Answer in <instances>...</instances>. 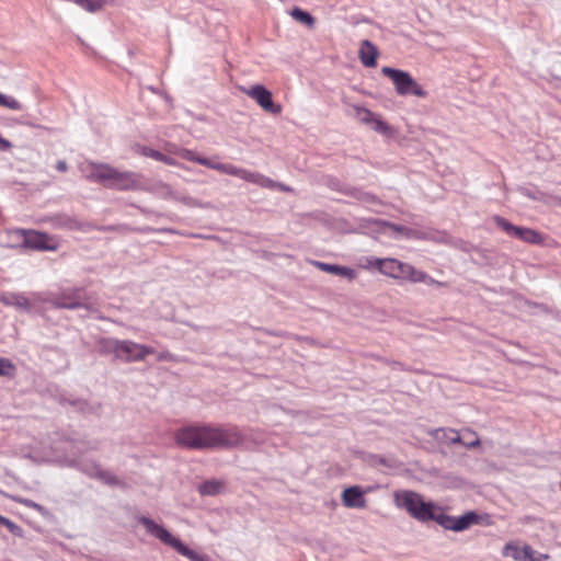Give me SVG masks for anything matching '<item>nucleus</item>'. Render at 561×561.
<instances>
[{
	"label": "nucleus",
	"mask_w": 561,
	"mask_h": 561,
	"mask_svg": "<svg viewBox=\"0 0 561 561\" xmlns=\"http://www.w3.org/2000/svg\"><path fill=\"white\" fill-rule=\"evenodd\" d=\"M175 154L185 159L187 161L197 162L204 167H207L213 170H217L224 174L228 175H241L243 172L239 171V167L233 165L231 163H215L208 158H204L195 153L194 151L185 148H178L173 151Z\"/></svg>",
	"instance_id": "nucleus-8"
},
{
	"label": "nucleus",
	"mask_w": 561,
	"mask_h": 561,
	"mask_svg": "<svg viewBox=\"0 0 561 561\" xmlns=\"http://www.w3.org/2000/svg\"><path fill=\"white\" fill-rule=\"evenodd\" d=\"M98 345L101 354L113 355L116 359L125 363L141 362L148 355L154 353V348L130 340L103 337L98 342Z\"/></svg>",
	"instance_id": "nucleus-3"
},
{
	"label": "nucleus",
	"mask_w": 561,
	"mask_h": 561,
	"mask_svg": "<svg viewBox=\"0 0 561 561\" xmlns=\"http://www.w3.org/2000/svg\"><path fill=\"white\" fill-rule=\"evenodd\" d=\"M402 280H409L411 283H424L427 285L445 286V283L436 280L427 275L425 272L416 270L411 264L407 263Z\"/></svg>",
	"instance_id": "nucleus-16"
},
{
	"label": "nucleus",
	"mask_w": 561,
	"mask_h": 561,
	"mask_svg": "<svg viewBox=\"0 0 561 561\" xmlns=\"http://www.w3.org/2000/svg\"><path fill=\"white\" fill-rule=\"evenodd\" d=\"M407 239L426 240L430 239V236L427 231L411 229V231H407Z\"/></svg>",
	"instance_id": "nucleus-34"
},
{
	"label": "nucleus",
	"mask_w": 561,
	"mask_h": 561,
	"mask_svg": "<svg viewBox=\"0 0 561 561\" xmlns=\"http://www.w3.org/2000/svg\"><path fill=\"white\" fill-rule=\"evenodd\" d=\"M377 56H378V49L377 47L368 39H364L362 43H360V47H359V51H358V57L362 61V64L366 67H375L377 61Z\"/></svg>",
	"instance_id": "nucleus-18"
},
{
	"label": "nucleus",
	"mask_w": 561,
	"mask_h": 561,
	"mask_svg": "<svg viewBox=\"0 0 561 561\" xmlns=\"http://www.w3.org/2000/svg\"><path fill=\"white\" fill-rule=\"evenodd\" d=\"M0 525H3L5 526L9 531L18 537H22L23 536V530L22 528L16 525L15 523H13L12 520H10L9 518L0 515Z\"/></svg>",
	"instance_id": "nucleus-31"
},
{
	"label": "nucleus",
	"mask_w": 561,
	"mask_h": 561,
	"mask_svg": "<svg viewBox=\"0 0 561 561\" xmlns=\"http://www.w3.org/2000/svg\"><path fill=\"white\" fill-rule=\"evenodd\" d=\"M83 470L89 476L99 478L101 481H103L106 484L116 485L119 483L118 479L113 473H111L110 471L102 470L96 465H91L89 467H85V468H83Z\"/></svg>",
	"instance_id": "nucleus-19"
},
{
	"label": "nucleus",
	"mask_w": 561,
	"mask_h": 561,
	"mask_svg": "<svg viewBox=\"0 0 561 561\" xmlns=\"http://www.w3.org/2000/svg\"><path fill=\"white\" fill-rule=\"evenodd\" d=\"M463 446L467 448H474L480 446V439L476 432L467 430L463 436Z\"/></svg>",
	"instance_id": "nucleus-30"
},
{
	"label": "nucleus",
	"mask_w": 561,
	"mask_h": 561,
	"mask_svg": "<svg viewBox=\"0 0 561 561\" xmlns=\"http://www.w3.org/2000/svg\"><path fill=\"white\" fill-rule=\"evenodd\" d=\"M23 236L25 247L39 251H56L59 241L56 237L35 230H18Z\"/></svg>",
	"instance_id": "nucleus-9"
},
{
	"label": "nucleus",
	"mask_w": 561,
	"mask_h": 561,
	"mask_svg": "<svg viewBox=\"0 0 561 561\" xmlns=\"http://www.w3.org/2000/svg\"><path fill=\"white\" fill-rule=\"evenodd\" d=\"M450 430H451V428H435V430H431V431L428 432V434H430L434 439H436L437 442L448 444V437H449V434H447L446 432H447V431H450Z\"/></svg>",
	"instance_id": "nucleus-32"
},
{
	"label": "nucleus",
	"mask_w": 561,
	"mask_h": 561,
	"mask_svg": "<svg viewBox=\"0 0 561 561\" xmlns=\"http://www.w3.org/2000/svg\"><path fill=\"white\" fill-rule=\"evenodd\" d=\"M239 171L243 172V173L241 175H236L237 178H239L245 182L255 184L262 188H270V190L278 188L283 192L291 191V188L289 186L278 183V182H275L274 180L270 179L268 176H266L262 173L253 172V171H250L244 168H239Z\"/></svg>",
	"instance_id": "nucleus-13"
},
{
	"label": "nucleus",
	"mask_w": 561,
	"mask_h": 561,
	"mask_svg": "<svg viewBox=\"0 0 561 561\" xmlns=\"http://www.w3.org/2000/svg\"><path fill=\"white\" fill-rule=\"evenodd\" d=\"M24 505H26L27 507H33V508H36V510H41V505L34 503L33 501H30V500H26L23 502Z\"/></svg>",
	"instance_id": "nucleus-41"
},
{
	"label": "nucleus",
	"mask_w": 561,
	"mask_h": 561,
	"mask_svg": "<svg viewBox=\"0 0 561 561\" xmlns=\"http://www.w3.org/2000/svg\"><path fill=\"white\" fill-rule=\"evenodd\" d=\"M12 364L9 359L0 358V376L8 375L9 369H12Z\"/></svg>",
	"instance_id": "nucleus-36"
},
{
	"label": "nucleus",
	"mask_w": 561,
	"mask_h": 561,
	"mask_svg": "<svg viewBox=\"0 0 561 561\" xmlns=\"http://www.w3.org/2000/svg\"><path fill=\"white\" fill-rule=\"evenodd\" d=\"M11 147V144L5 139H0V148L2 149H9Z\"/></svg>",
	"instance_id": "nucleus-42"
},
{
	"label": "nucleus",
	"mask_w": 561,
	"mask_h": 561,
	"mask_svg": "<svg viewBox=\"0 0 561 561\" xmlns=\"http://www.w3.org/2000/svg\"><path fill=\"white\" fill-rule=\"evenodd\" d=\"M290 15L294 20H296L297 22L301 23V24H305L306 26L308 27H313L314 23H316V20L314 18L301 10L300 8H294L291 11H290Z\"/></svg>",
	"instance_id": "nucleus-21"
},
{
	"label": "nucleus",
	"mask_w": 561,
	"mask_h": 561,
	"mask_svg": "<svg viewBox=\"0 0 561 561\" xmlns=\"http://www.w3.org/2000/svg\"><path fill=\"white\" fill-rule=\"evenodd\" d=\"M364 199H369L370 196L368 194H365V196L363 197Z\"/></svg>",
	"instance_id": "nucleus-43"
},
{
	"label": "nucleus",
	"mask_w": 561,
	"mask_h": 561,
	"mask_svg": "<svg viewBox=\"0 0 561 561\" xmlns=\"http://www.w3.org/2000/svg\"><path fill=\"white\" fill-rule=\"evenodd\" d=\"M173 358V355L169 352H163L158 355L159 360H171Z\"/></svg>",
	"instance_id": "nucleus-39"
},
{
	"label": "nucleus",
	"mask_w": 561,
	"mask_h": 561,
	"mask_svg": "<svg viewBox=\"0 0 561 561\" xmlns=\"http://www.w3.org/2000/svg\"><path fill=\"white\" fill-rule=\"evenodd\" d=\"M311 263L322 272L342 276L347 278L348 280H353L357 276L356 271L347 266L329 264L320 261H312Z\"/></svg>",
	"instance_id": "nucleus-17"
},
{
	"label": "nucleus",
	"mask_w": 561,
	"mask_h": 561,
	"mask_svg": "<svg viewBox=\"0 0 561 561\" xmlns=\"http://www.w3.org/2000/svg\"><path fill=\"white\" fill-rule=\"evenodd\" d=\"M449 434L448 437V444H462L463 445V437L455 430H450L446 432Z\"/></svg>",
	"instance_id": "nucleus-35"
},
{
	"label": "nucleus",
	"mask_w": 561,
	"mask_h": 561,
	"mask_svg": "<svg viewBox=\"0 0 561 561\" xmlns=\"http://www.w3.org/2000/svg\"><path fill=\"white\" fill-rule=\"evenodd\" d=\"M393 500L397 507L404 508L420 522H428L433 517V510H436L433 503L425 502L421 494L410 490L394 492Z\"/></svg>",
	"instance_id": "nucleus-5"
},
{
	"label": "nucleus",
	"mask_w": 561,
	"mask_h": 561,
	"mask_svg": "<svg viewBox=\"0 0 561 561\" xmlns=\"http://www.w3.org/2000/svg\"><path fill=\"white\" fill-rule=\"evenodd\" d=\"M222 489V483L220 481H205L199 485V492L203 495H216Z\"/></svg>",
	"instance_id": "nucleus-25"
},
{
	"label": "nucleus",
	"mask_w": 561,
	"mask_h": 561,
	"mask_svg": "<svg viewBox=\"0 0 561 561\" xmlns=\"http://www.w3.org/2000/svg\"><path fill=\"white\" fill-rule=\"evenodd\" d=\"M73 295H75L73 298H66L65 296H62L56 302L57 306L61 307V308H67V309H75V308L80 307L81 306L80 300L82 297V293L80 290H76Z\"/></svg>",
	"instance_id": "nucleus-24"
},
{
	"label": "nucleus",
	"mask_w": 561,
	"mask_h": 561,
	"mask_svg": "<svg viewBox=\"0 0 561 561\" xmlns=\"http://www.w3.org/2000/svg\"><path fill=\"white\" fill-rule=\"evenodd\" d=\"M433 510V517L430 520L436 522L446 530L463 531L469 529L473 525H491V519L488 514H479L474 511H469L462 516L456 517L447 515L443 512L436 513Z\"/></svg>",
	"instance_id": "nucleus-6"
},
{
	"label": "nucleus",
	"mask_w": 561,
	"mask_h": 561,
	"mask_svg": "<svg viewBox=\"0 0 561 561\" xmlns=\"http://www.w3.org/2000/svg\"><path fill=\"white\" fill-rule=\"evenodd\" d=\"M381 72L392 80L399 95L414 94L419 98H424L426 95V92L409 72L393 69L391 67H382Z\"/></svg>",
	"instance_id": "nucleus-7"
},
{
	"label": "nucleus",
	"mask_w": 561,
	"mask_h": 561,
	"mask_svg": "<svg viewBox=\"0 0 561 561\" xmlns=\"http://www.w3.org/2000/svg\"><path fill=\"white\" fill-rule=\"evenodd\" d=\"M387 226L392 229L393 231L402 234L407 239V231H411L410 228H407L404 226H398L396 224H387Z\"/></svg>",
	"instance_id": "nucleus-37"
},
{
	"label": "nucleus",
	"mask_w": 561,
	"mask_h": 561,
	"mask_svg": "<svg viewBox=\"0 0 561 561\" xmlns=\"http://www.w3.org/2000/svg\"><path fill=\"white\" fill-rule=\"evenodd\" d=\"M174 439L183 448L211 449L236 447L242 442V436L236 427L192 424L179 428Z\"/></svg>",
	"instance_id": "nucleus-1"
},
{
	"label": "nucleus",
	"mask_w": 561,
	"mask_h": 561,
	"mask_svg": "<svg viewBox=\"0 0 561 561\" xmlns=\"http://www.w3.org/2000/svg\"><path fill=\"white\" fill-rule=\"evenodd\" d=\"M75 2L85 11L94 13L103 9L106 0H75Z\"/></svg>",
	"instance_id": "nucleus-26"
},
{
	"label": "nucleus",
	"mask_w": 561,
	"mask_h": 561,
	"mask_svg": "<svg viewBox=\"0 0 561 561\" xmlns=\"http://www.w3.org/2000/svg\"><path fill=\"white\" fill-rule=\"evenodd\" d=\"M88 178L122 191L140 190L142 187L140 174L131 171L121 172L108 164L91 163Z\"/></svg>",
	"instance_id": "nucleus-2"
},
{
	"label": "nucleus",
	"mask_w": 561,
	"mask_h": 561,
	"mask_svg": "<svg viewBox=\"0 0 561 561\" xmlns=\"http://www.w3.org/2000/svg\"><path fill=\"white\" fill-rule=\"evenodd\" d=\"M141 153L146 157H150L157 161H161L168 165H179V163L171 157L165 156L157 150L150 148H144Z\"/></svg>",
	"instance_id": "nucleus-23"
},
{
	"label": "nucleus",
	"mask_w": 561,
	"mask_h": 561,
	"mask_svg": "<svg viewBox=\"0 0 561 561\" xmlns=\"http://www.w3.org/2000/svg\"><path fill=\"white\" fill-rule=\"evenodd\" d=\"M243 92L253 99L264 111L272 114H279L282 112V106L273 102L272 93L265 87L255 84L243 89Z\"/></svg>",
	"instance_id": "nucleus-11"
},
{
	"label": "nucleus",
	"mask_w": 561,
	"mask_h": 561,
	"mask_svg": "<svg viewBox=\"0 0 561 561\" xmlns=\"http://www.w3.org/2000/svg\"><path fill=\"white\" fill-rule=\"evenodd\" d=\"M342 503L347 508H365L366 500L363 490L355 485L346 488L342 492Z\"/></svg>",
	"instance_id": "nucleus-15"
},
{
	"label": "nucleus",
	"mask_w": 561,
	"mask_h": 561,
	"mask_svg": "<svg viewBox=\"0 0 561 561\" xmlns=\"http://www.w3.org/2000/svg\"><path fill=\"white\" fill-rule=\"evenodd\" d=\"M0 106L8 107L13 111L22 108L21 103L12 96L0 93Z\"/></svg>",
	"instance_id": "nucleus-28"
},
{
	"label": "nucleus",
	"mask_w": 561,
	"mask_h": 561,
	"mask_svg": "<svg viewBox=\"0 0 561 561\" xmlns=\"http://www.w3.org/2000/svg\"><path fill=\"white\" fill-rule=\"evenodd\" d=\"M377 261H382V259H378V257H369V259H367L365 267H367V268L375 267V268L378 270V265L376 264Z\"/></svg>",
	"instance_id": "nucleus-38"
},
{
	"label": "nucleus",
	"mask_w": 561,
	"mask_h": 561,
	"mask_svg": "<svg viewBox=\"0 0 561 561\" xmlns=\"http://www.w3.org/2000/svg\"><path fill=\"white\" fill-rule=\"evenodd\" d=\"M493 221L507 234L518 238L527 243L539 244L542 242V237L534 229L514 226L500 216H494Z\"/></svg>",
	"instance_id": "nucleus-10"
},
{
	"label": "nucleus",
	"mask_w": 561,
	"mask_h": 561,
	"mask_svg": "<svg viewBox=\"0 0 561 561\" xmlns=\"http://www.w3.org/2000/svg\"><path fill=\"white\" fill-rule=\"evenodd\" d=\"M368 126H370V128L374 129L375 131L382 135H388L391 131L390 126L386 122L380 119L378 116H375Z\"/></svg>",
	"instance_id": "nucleus-27"
},
{
	"label": "nucleus",
	"mask_w": 561,
	"mask_h": 561,
	"mask_svg": "<svg viewBox=\"0 0 561 561\" xmlns=\"http://www.w3.org/2000/svg\"><path fill=\"white\" fill-rule=\"evenodd\" d=\"M353 116L362 124L369 125L373 118L376 116L368 108L353 105Z\"/></svg>",
	"instance_id": "nucleus-22"
},
{
	"label": "nucleus",
	"mask_w": 561,
	"mask_h": 561,
	"mask_svg": "<svg viewBox=\"0 0 561 561\" xmlns=\"http://www.w3.org/2000/svg\"><path fill=\"white\" fill-rule=\"evenodd\" d=\"M503 554L515 561H546L550 558L549 554L538 553L528 545L518 547L514 543H507L504 547Z\"/></svg>",
	"instance_id": "nucleus-12"
},
{
	"label": "nucleus",
	"mask_w": 561,
	"mask_h": 561,
	"mask_svg": "<svg viewBox=\"0 0 561 561\" xmlns=\"http://www.w3.org/2000/svg\"><path fill=\"white\" fill-rule=\"evenodd\" d=\"M427 234L430 236L428 240L438 242V243H449L451 238L446 232H434V231H427Z\"/></svg>",
	"instance_id": "nucleus-33"
},
{
	"label": "nucleus",
	"mask_w": 561,
	"mask_h": 561,
	"mask_svg": "<svg viewBox=\"0 0 561 561\" xmlns=\"http://www.w3.org/2000/svg\"><path fill=\"white\" fill-rule=\"evenodd\" d=\"M139 523L146 528L148 534L159 539L164 545L172 547L176 552L188 560L209 561V557L207 554L196 552L186 547L180 539L172 536L163 526L157 524L154 520L142 516L139 518Z\"/></svg>",
	"instance_id": "nucleus-4"
},
{
	"label": "nucleus",
	"mask_w": 561,
	"mask_h": 561,
	"mask_svg": "<svg viewBox=\"0 0 561 561\" xmlns=\"http://www.w3.org/2000/svg\"><path fill=\"white\" fill-rule=\"evenodd\" d=\"M56 169L60 172L67 171V163L65 161H58L56 164Z\"/></svg>",
	"instance_id": "nucleus-40"
},
{
	"label": "nucleus",
	"mask_w": 561,
	"mask_h": 561,
	"mask_svg": "<svg viewBox=\"0 0 561 561\" xmlns=\"http://www.w3.org/2000/svg\"><path fill=\"white\" fill-rule=\"evenodd\" d=\"M161 194L164 196V197H171V198H174L176 201H180L186 205H195V202L192 201L191 198L188 197H179L174 194V192L172 191V188L169 186V185H162L161 186Z\"/></svg>",
	"instance_id": "nucleus-29"
},
{
	"label": "nucleus",
	"mask_w": 561,
	"mask_h": 561,
	"mask_svg": "<svg viewBox=\"0 0 561 561\" xmlns=\"http://www.w3.org/2000/svg\"><path fill=\"white\" fill-rule=\"evenodd\" d=\"M376 264L378 265V271L385 276L402 280L407 263L397 259L386 257L382 261H377Z\"/></svg>",
	"instance_id": "nucleus-14"
},
{
	"label": "nucleus",
	"mask_w": 561,
	"mask_h": 561,
	"mask_svg": "<svg viewBox=\"0 0 561 561\" xmlns=\"http://www.w3.org/2000/svg\"><path fill=\"white\" fill-rule=\"evenodd\" d=\"M0 300L4 305L14 306L21 310H28L31 306L30 300L21 294H7L1 296Z\"/></svg>",
	"instance_id": "nucleus-20"
}]
</instances>
